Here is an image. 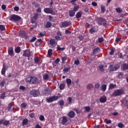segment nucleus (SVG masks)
I'll return each mask as SVG.
<instances>
[{
	"label": "nucleus",
	"mask_w": 128,
	"mask_h": 128,
	"mask_svg": "<svg viewBox=\"0 0 128 128\" xmlns=\"http://www.w3.org/2000/svg\"><path fill=\"white\" fill-rule=\"evenodd\" d=\"M124 91L122 89H117L115 90L113 93L112 94V96H122V94H124Z\"/></svg>",
	"instance_id": "nucleus-1"
},
{
	"label": "nucleus",
	"mask_w": 128,
	"mask_h": 128,
	"mask_svg": "<svg viewBox=\"0 0 128 128\" xmlns=\"http://www.w3.org/2000/svg\"><path fill=\"white\" fill-rule=\"evenodd\" d=\"M58 100V96H53L49 98H47L46 100L48 102H52Z\"/></svg>",
	"instance_id": "nucleus-2"
},
{
	"label": "nucleus",
	"mask_w": 128,
	"mask_h": 128,
	"mask_svg": "<svg viewBox=\"0 0 128 128\" xmlns=\"http://www.w3.org/2000/svg\"><path fill=\"white\" fill-rule=\"evenodd\" d=\"M24 56H28V60H32V52L30 50H26L23 54Z\"/></svg>",
	"instance_id": "nucleus-3"
},
{
	"label": "nucleus",
	"mask_w": 128,
	"mask_h": 128,
	"mask_svg": "<svg viewBox=\"0 0 128 128\" xmlns=\"http://www.w3.org/2000/svg\"><path fill=\"white\" fill-rule=\"evenodd\" d=\"M10 20L11 22H18L20 20V17L16 15H12L10 17Z\"/></svg>",
	"instance_id": "nucleus-4"
},
{
	"label": "nucleus",
	"mask_w": 128,
	"mask_h": 128,
	"mask_svg": "<svg viewBox=\"0 0 128 128\" xmlns=\"http://www.w3.org/2000/svg\"><path fill=\"white\" fill-rule=\"evenodd\" d=\"M120 68V66L116 65V66H112L110 65L109 66V70L110 72H116V70H118Z\"/></svg>",
	"instance_id": "nucleus-5"
},
{
	"label": "nucleus",
	"mask_w": 128,
	"mask_h": 128,
	"mask_svg": "<svg viewBox=\"0 0 128 128\" xmlns=\"http://www.w3.org/2000/svg\"><path fill=\"white\" fill-rule=\"evenodd\" d=\"M30 94H32L33 96L36 97V96H38L40 92L39 90H34L30 91Z\"/></svg>",
	"instance_id": "nucleus-6"
},
{
	"label": "nucleus",
	"mask_w": 128,
	"mask_h": 128,
	"mask_svg": "<svg viewBox=\"0 0 128 128\" xmlns=\"http://www.w3.org/2000/svg\"><path fill=\"white\" fill-rule=\"evenodd\" d=\"M21 38H28V34L24 32V31H20L19 34Z\"/></svg>",
	"instance_id": "nucleus-7"
},
{
	"label": "nucleus",
	"mask_w": 128,
	"mask_h": 128,
	"mask_svg": "<svg viewBox=\"0 0 128 128\" xmlns=\"http://www.w3.org/2000/svg\"><path fill=\"white\" fill-rule=\"evenodd\" d=\"M43 94H46V96H48V94H52V89L48 88H46L44 91H43Z\"/></svg>",
	"instance_id": "nucleus-8"
},
{
	"label": "nucleus",
	"mask_w": 128,
	"mask_h": 128,
	"mask_svg": "<svg viewBox=\"0 0 128 128\" xmlns=\"http://www.w3.org/2000/svg\"><path fill=\"white\" fill-rule=\"evenodd\" d=\"M72 24V22H64L62 24V28H67V26H70Z\"/></svg>",
	"instance_id": "nucleus-9"
},
{
	"label": "nucleus",
	"mask_w": 128,
	"mask_h": 128,
	"mask_svg": "<svg viewBox=\"0 0 128 128\" xmlns=\"http://www.w3.org/2000/svg\"><path fill=\"white\" fill-rule=\"evenodd\" d=\"M44 12L46 14H54V12L52 11V8H44Z\"/></svg>",
	"instance_id": "nucleus-10"
},
{
	"label": "nucleus",
	"mask_w": 128,
	"mask_h": 128,
	"mask_svg": "<svg viewBox=\"0 0 128 128\" xmlns=\"http://www.w3.org/2000/svg\"><path fill=\"white\" fill-rule=\"evenodd\" d=\"M8 53L10 56H14V48L12 47H10L8 49Z\"/></svg>",
	"instance_id": "nucleus-11"
},
{
	"label": "nucleus",
	"mask_w": 128,
	"mask_h": 128,
	"mask_svg": "<svg viewBox=\"0 0 128 128\" xmlns=\"http://www.w3.org/2000/svg\"><path fill=\"white\" fill-rule=\"evenodd\" d=\"M98 22L100 26H106V21L104 19H100Z\"/></svg>",
	"instance_id": "nucleus-12"
},
{
	"label": "nucleus",
	"mask_w": 128,
	"mask_h": 128,
	"mask_svg": "<svg viewBox=\"0 0 128 128\" xmlns=\"http://www.w3.org/2000/svg\"><path fill=\"white\" fill-rule=\"evenodd\" d=\"M2 124L4 126H8V124H10V121L2 120H0V124Z\"/></svg>",
	"instance_id": "nucleus-13"
},
{
	"label": "nucleus",
	"mask_w": 128,
	"mask_h": 128,
	"mask_svg": "<svg viewBox=\"0 0 128 128\" xmlns=\"http://www.w3.org/2000/svg\"><path fill=\"white\" fill-rule=\"evenodd\" d=\"M38 82V78L36 77H31V84H36V82Z\"/></svg>",
	"instance_id": "nucleus-14"
},
{
	"label": "nucleus",
	"mask_w": 128,
	"mask_h": 128,
	"mask_svg": "<svg viewBox=\"0 0 128 128\" xmlns=\"http://www.w3.org/2000/svg\"><path fill=\"white\" fill-rule=\"evenodd\" d=\"M68 122V118H66V116H63L62 118V124H66V122Z\"/></svg>",
	"instance_id": "nucleus-15"
},
{
	"label": "nucleus",
	"mask_w": 128,
	"mask_h": 128,
	"mask_svg": "<svg viewBox=\"0 0 128 128\" xmlns=\"http://www.w3.org/2000/svg\"><path fill=\"white\" fill-rule=\"evenodd\" d=\"M74 114H76L72 110H71L68 113V116L70 117L71 118H72L74 116Z\"/></svg>",
	"instance_id": "nucleus-16"
},
{
	"label": "nucleus",
	"mask_w": 128,
	"mask_h": 128,
	"mask_svg": "<svg viewBox=\"0 0 128 128\" xmlns=\"http://www.w3.org/2000/svg\"><path fill=\"white\" fill-rule=\"evenodd\" d=\"M66 82L67 84L68 88H70V84H72V80H70V78H66Z\"/></svg>",
	"instance_id": "nucleus-17"
},
{
	"label": "nucleus",
	"mask_w": 128,
	"mask_h": 128,
	"mask_svg": "<svg viewBox=\"0 0 128 128\" xmlns=\"http://www.w3.org/2000/svg\"><path fill=\"white\" fill-rule=\"evenodd\" d=\"M6 66H4L1 71V74L2 76H4V74H6Z\"/></svg>",
	"instance_id": "nucleus-18"
},
{
	"label": "nucleus",
	"mask_w": 128,
	"mask_h": 128,
	"mask_svg": "<svg viewBox=\"0 0 128 128\" xmlns=\"http://www.w3.org/2000/svg\"><path fill=\"white\" fill-rule=\"evenodd\" d=\"M100 102H102V104L104 102H106V96L101 97L100 98Z\"/></svg>",
	"instance_id": "nucleus-19"
},
{
	"label": "nucleus",
	"mask_w": 128,
	"mask_h": 128,
	"mask_svg": "<svg viewBox=\"0 0 128 128\" xmlns=\"http://www.w3.org/2000/svg\"><path fill=\"white\" fill-rule=\"evenodd\" d=\"M100 50L98 48H94L93 50V54H99Z\"/></svg>",
	"instance_id": "nucleus-20"
},
{
	"label": "nucleus",
	"mask_w": 128,
	"mask_h": 128,
	"mask_svg": "<svg viewBox=\"0 0 128 128\" xmlns=\"http://www.w3.org/2000/svg\"><path fill=\"white\" fill-rule=\"evenodd\" d=\"M50 46H56V40L54 39H51L50 41Z\"/></svg>",
	"instance_id": "nucleus-21"
},
{
	"label": "nucleus",
	"mask_w": 128,
	"mask_h": 128,
	"mask_svg": "<svg viewBox=\"0 0 128 128\" xmlns=\"http://www.w3.org/2000/svg\"><path fill=\"white\" fill-rule=\"evenodd\" d=\"M50 26H52V22H48L45 25L46 28H50Z\"/></svg>",
	"instance_id": "nucleus-22"
},
{
	"label": "nucleus",
	"mask_w": 128,
	"mask_h": 128,
	"mask_svg": "<svg viewBox=\"0 0 128 128\" xmlns=\"http://www.w3.org/2000/svg\"><path fill=\"white\" fill-rule=\"evenodd\" d=\"M74 14H76V12H74V10H71L69 12L70 16H74Z\"/></svg>",
	"instance_id": "nucleus-23"
},
{
	"label": "nucleus",
	"mask_w": 128,
	"mask_h": 128,
	"mask_svg": "<svg viewBox=\"0 0 128 128\" xmlns=\"http://www.w3.org/2000/svg\"><path fill=\"white\" fill-rule=\"evenodd\" d=\"M82 12H77V14L76 15V18H82Z\"/></svg>",
	"instance_id": "nucleus-24"
},
{
	"label": "nucleus",
	"mask_w": 128,
	"mask_h": 128,
	"mask_svg": "<svg viewBox=\"0 0 128 128\" xmlns=\"http://www.w3.org/2000/svg\"><path fill=\"white\" fill-rule=\"evenodd\" d=\"M66 88V84H61L59 86V88L60 90H64Z\"/></svg>",
	"instance_id": "nucleus-25"
},
{
	"label": "nucleus",
	"mask_w": 128,
	"mask_h": 128,
	"mask_svg": "<svg viewBox=\"0 0 128 128\" xmlns=\"http://www.w3.org/2000/svg\"><path fill=\"white\" fill-rule=\"evenodd\" d=\"M99 70H100L102 72H104V65H100L99 66Z\"/></svg>",
	"instance_id": "nucleus-26"
},
{
	"label": "nucleus",
	"mask_w": 128,
	"mask_h": 128,
	"mask_svg": "<svg viewBox=\"0 0 128 128\" xmlns=\"http://www.w3.org/2000/svg\"><path fill=\"white\" fill-rule=\"evenodd\" d=\"M22 124L23 126H26V124H28V119L24 120Z\"/></svg>",
	"instance_id": "nucleus-27"
},
{
	"label": "nucleus",
	"mask_w": 128,
	"mask_h": 128,
	"mask_svg": "<svg viewBox=\"0 0 128 128\" xmlns=\"http://www.w3.org/2000/svg\"><path fill=\"white\" fill-rule=\"evenodd\" d=\"M56 48H57L58 50H62V51L64 50H66V48L64 47L60 48V45H58L57 46Z\"/></svg>",
	"instance_id": "nucleus-28"
},
{
	"label": "nucleus",
	"mask_w": 128,
	"mask_h": 128,
	"mask_svg": "<svg viewBox=\"0 0 128 128\" xmlns=\"http://www.w3.org/2000/svg\"><path fill=\"white\" fill-rule=\"evenodd\" d=\"M116 12H118V14H120V12H122V8H116Z\"/></svg>",
	"instance_id": "nucleus-29"
},
{
	"label": "nucleus",
	"mask_w": 128,
	"mask_h": 128,
	"mask_svg": "<svg viewBox=\"0 0 128 128\" xmlns=\"http://www.w3.org/2000/svg\"><path fill=\"white\" fill-rule=\"evenodd\" d=\"M15 52L16 54H20V47L18 46L16 48H15Z\"/></svg>",
	"instance_id": "nucleus-30"
},
{
	"label": "nucleus",
	"mask_w": 128,
	"mask_h": 128,
	"mask_svg": "<svg viewBox=\"0 0 128 128\" xmlns=\"http://www.w3.org/2000/svg\"><path fill=\"white\" fill-rule=\"evenodd\" d=\"M116 85L113 84H110L109 86V88H110V90H112V88H116Z\"/></svg>",
	"instance_id": "nucleus-31"
},
{
	"label": "nucleus",
	"mask_w": 128,
	"mask_h": 128,
	"mask_svg": "<svg viewBox=\"0 0 128 128\" xmlns=\"http://www.w3.org/2000/svg\"><path fill=\"white\" fill-rule=\"evenodd\" d=\"M26 82L28 84H31L32 82V77H28L26 78Z\"/></svg>",
	"instance_id": "nucleus-32"
},
{
	"label": "nucleus",
	"mask_w": 128,
	"mask_h": 128,
	"mask_svg": "<svg viewBox=\"0 0 128 128\" xmlns=\"http://www.w3.org/2000/svg\"><path fill=\"white\" fill-rule=\"evenodd\" d=\"M35 64H38L40 62V59L38 57H36L34 59Z\"/></svg>",
	"instance_id": "nucleus-33"
},
{
	"label": "nucleus",
	"mask_w": 128,
	"mask_h": 128,
	"mask_svg": "<svg viewBox=\"0 0 128 128\" xmlns=\"http://www.w3.org/2000/svg\"><path fill=\"white\" fill-rule=\"evenodd\" d=\"M84 108L86 112H88L90 110V108L88 106H85Z\"/></svg>",
	"instance_id": "nucleus-34"
},
{
	"label": "nucleus",
	"mask_w": 128,
	"mask_h": 128,
	"mask_svg": "<svg viewBox=\"0 0 128 128\" xmlns=\"http://www.w3.org/2000/svg\"><path fill=\"white\" fill-rule=\"evenodd\" d=\"M74 64H76V66H78V64H80V60H78V58H76V59L74 60Z\"/></svg>",
	"instance_id": "nucleus-35"
},
{
	"label": "nucleus",
	"mask_w": 128,
	"mask_h": 128,
	"mask_svg": "<svg viewBox=\"0 0 128 128\" xmlns=\"http://www.w3.org/2000/svg\"><path fill=\"white\" fill-rule=\"evenodd\" d=\"M123 69L124 70H128V65L126 64H123Z\"/></svg>",
	"instance_id": "nucleus-36"
},
{
	"label": "nucleus",
	"mask_w": 128,
	"mask_h": 128,
	"mask_svg": "<svg viewBox=\"0 0 128 128\" xmlns=\"http://www.w3.org/2000/svg\"><path fill=\"white\" fill-rule=\"evenodd\" d=\"M102 90L104 92H106V84H102Z\"/></svg>",
	"instance_id": "nucleus-37"
},
{
	"label": "nucleus",
	"mask_w": 128,
	"mask_h": 128,
	"mask_svg": "<svg viewBox=\"0 0 128 128\" xmlns=\"http://www.w3.org/2000/svg\"><path fill=\"white\" fill-rule=\"evenodd\" d=\"M48 55H49L50 56H52V49L48 50Z\"/></svg>",
	"instance_id": "nucleus-38"
},
{
	"label": "nucleus",
	"mask_w": 128,
	"mask_h": 128,
	"mask_svg": "<svg viewBox=\"0 0 128 128\" xmlns=\"http://www.w3.org/2000/svg\"><path fill=\"white\" fill-rule=\"evenodd\" d=\"M96 32V29L94 28H92L90 30V34H94Z\"/></svg>",
	"instance_id": "nucleus-39"
},
{
	"label": "nucleus",
	"mask_w": 128,
	"mask_h": 128,
	"mask_svg": "<svg viewBox=\"0 0 128 128\" xmlns=\"http://www.w3.org/2000/svg\"><path fill=\"white\" fill-rule=\"evenodd\" d=\"M104 38H102V37H100L98 38V42L100 43L102 42H104Z\"/></svg>",
	"instance_id": "nucleus-40"
},
{
	"label": "nucleus",
	"mask_w": 128,
	"mask_h": 128,
	"mask_svg": "<svg viewBox=\"0 0 128 128\" xmlns=\"http://www.w3.org/2000/svg\"><path fill=\"white\" fill-rule=\"evenodd\" d=\"M50 76H48V74H46L43 76V78L44 80H48V78Z\"/></svg>",
	"instance_id": "nucleus-41"
},
{
	"label": "nucleus",
	"mask_w": 128,
	"mask_h": 128,
	"mask_svg": "<svg viewBox=\"0 0 128 128\" xmlns=\"http://www.w3.org/2000/svg\"><path fill=\"white\" fill-rule=\"evenodd\" d=\"M104 122H106V124H112V121L110 120H108V119L106 118L104 120Z\"/></svg>",
	"instance_id": "nucleus-42"
},
{
	"label": "nucleus",
	"mask_w": 128,
	"mask_h": 128,
	"mask_svg": "<svg viewBox=\"0 0 128 128\" xmlns=\"http://www.w3.org/2000/svg\"><path fill=\"white\" fill-rule=\"evenodd\" d=\"M6 98V93L5 92L2 93L0 95V98H2V100H4V98Z\"/></svg>",
	"instance_id": "nucleus-43"
},
{
	"label": "nucleus",
	"mask_w": 128,
	"mask_h": 128,
	"mask_svg": "<svg viewBox=\"0 0 128 128\" xmlns=\"http://www.w3.org/2000/svg\"><path fill=\"white\" fill-rule=\"evenodd\" d=\"M100 83L97 82V83L95 84L94 87H95L96 89L100 88Z\"/></svg>",
	"instance_id": "nucleus-44"
},
{
	"label": "nucleus",
	"mask_w": 128,
	"mask_h": 128,
	"mask_svg": "<svg viewBox=\"0 0 128 128\" xmlns=\"http://www.w3.org/2000/svg\"><path fill=\"white\" fill-rule=\"evenodd\" d=\"M68 104H72V98L69 97L68 98Z\"/></svg>",
	"instance_id": "nucleus-45"
},
{
	"label": "nucleus",
	"mask_w": 128,
	"mask_h": 128,
	"mask_svg": "<svg viewBox=\"0 0 128 128\" xmlns=\"http://www.w3.org/2000/svg\"><path fill=\"white\" fill-rule=\"evenodd\" d=\"M67 58H68V57H66V56L62 57V62H64L66 60Z\"/></svg>",
	"instance_id": "nucleus-46"
},
{
	"label": "nucleus",
	"mask_w": 128,
	"mask_h": 128,
	"mask_svg": "<svg viewBox=\"0 0 128 128\" xmlns=\"http://www.w3.org/2000/svg\"><path fill=\"white\" fill-rule=\"evenodd\" d=\"M118 128H124V124H122V123H119L118 124Z\"/></svg>",
	"instance_id": "nucleus-47"
},
{
	"label": "nucleus",
	"mask_w": 128,
	"mask_h": 128,
	"mask_svg": "<svg viewBox=\"0 0 128 128\" xmlns=\"http://www.w3.org/2000/svg\"><path fill=\"white\" fill-rule=\"evenodd\" d=\"M61 36H54L55 39L56 40H62V38H60Z\"/></svg>",
	"instance_id": "nucleus-48"
},
{
	"label": "nucleus",
	"mask_w": 128,
	"mask_h": 128,
	"mask_svg": "<svg viewBox=\"0 0 128 128\" xmlns=\"http://www.w3.org/2000/svg\"><path fill=\"white\" fill-rule=\"evenodd\" d=\"M59 104L60 106H64V101L62 100H60L59 102Z\"/></svg>",
	"instance_id": "nucleus-49"
},
{
	"label": "nucleus",
	"mask_w": 128,
	"mask_h": 128,
	"mask_svg": "<svg viewBox=\"0 0 128 128\" xmlns=\"http://www.w3.org/2000/svg\"><path fill=\"white\" fill-rule=\"evenodd\" d=\"M106 12V10L104 9V6H101V12L104 14Z\"/></svg>",
	"instance_id": "nucleus-50"
},
{
	"label": "nucleus",
	"mask_w": 128,
	"mask_h": 128,
	"mask_svg": "<svg viewBox=\"0 0 128 128\" xmlns=\"http://www.w3.org/2000/svg\"><path fill=\"white\" fill-rule=\"evenodd\" d=\"M70 70V68L68 67V68H64V69L63 70L64 72H68V70Z\"/></svg>",
	"instance_id": "nucleus-51"
},
{
	"label": "nucleus",
	"mask_w": 128,
	"mask_h": 128,
	"mask_svg": "<svg viewBox=\"0 0 128 128\" xmlns=\"http://www.w3.org/2000/svg\"><path fill=\"white\" fill-rule=\"evenodd\" d=\"M12 108V104H9L8 107V110H10V108Z\"/></svg>",
	"instance_id": "nucleus-52"
},
{
	"label": "nucleus",
	"mask_w": 128,
	"mask_h": 128,
	"mask_svg": "<svg viewBox=\"0 0 128 128\" xmlns=\"http://www.w3.org/2000/svg\"><path fill=\"white\" fill-rule=\"evenodd\" d=\"M92 88V84H88L87 85V89L88 90H90V88Z\"/></svg>",
	"instance_id": "nucleus-53"
},
{
	"label": "nucleus",
	"mask_w": 128,
	"mask_h": 128,
	"mask_svg": "<svg viewBox=\"0 0 128 128\" xmlns=\"http://www.w3.org/2000/svg\"><path fill=\"white\" fill-rule=\"evenodd\" d=\"M29 116H30V118H34V113H30L29 114Z\"/></svg>",
	"instance_id": "nucleus-54"
},
{
	"label": "nucleus",
	"mask_w": 128,
	"mask_h": 128,
	"mask_svg": "<svg viewBox=\"0 0 128 128\" xmlns=\"http://www.w3.org/2000/svg\"><path fill=\"white\" fill-rule=\"evenodd\" d=\"M6 84V81L4 80H3L0 83V86H4V84Z\"/></svg>",
	"instance_id": "nucleus-55"
},
{
	"label": "nucleus",
	"mask_w": 128,
	"mask_h": 128,
	"mask_svg": "<svg viewBox=\"0 0 128 128\" xmlns=\"http://www.w3.org/2000/svg\"><path fill=\"white\" fill-rule=\"evenodd\" d=\"M36 20V19L34 18V17L31 18V22L32 24H34Z\"/></svg>",
	"instance_id": "nucleus-56"
},
{
	"label": "nucleus",
	"mask_w": 128,
	"mask_h": 128,
	"mask_svg": "<svg viewBox=\"0 0 128 128\" xmlns=\"http://www.w3.org/2000/svg\"><path fill=\"white\" fill-rule=\"evenodd\" d=\"M0 30H6V28H4V25H0Z\"/></svg>",
	"instance_id": "nucleus-57"
},
{
	"label": "nucleus",
	"mask_w": 128,
	"mask_h": 128,
	"mask_svg": "<svg viewBox=\"0 0 128 128\" xmlns=\"http://www.w3.org/2000/svg\"><path fill=\"white\" fill-rule=\"evenodd\" d=\"M78 8H80V6H75L74 8V10H73L74 12H76V10H78Z\"/></svg>",
	"instance_id": "nucleus-58"
},
{
	"label": "nucleus",
	"mask_w": 128,
	"mask_h": 128,
	"mask_svg": "<svg viewBox=\"0 0 128 128\" xmlns=\"http://www.w3.org/2000/svg\"><path fill=\"white\" fill-rule=\"evenodd\" d=\"M36 38L33 37L32 39L30 40V42H36Z\"/></svg>",
	"instance_id": "nucleus-59"
},
{
	"label": "nucleus",
	"mask_w": 128,
	"mask_h": 128,
	"mask_svg": "<svg viewBox=\"0 0 128 128\" xmlns=\"http://www.w3.org/2000/svg\"><path fill=\"white\" fill-rule=\"evenodd\" d=\"M118 78H122V72H119V74H118Z\"/></svg>",
	"instance_id": "nucleus-60"
},
{
	"label": "nucleus",
	"mask_w": 128,
	"mask_h": 128,
	"mask_svg": "<svg viewBox=\"0 0 128 128\" xmlns=\"http://www.w3.org/2000/svg\"><path fill=\"white\" fill-rule=\"evenodd\" d=\"M114 54V49H111L110 52V56H112Z\"/></svg>",
	"instance_id": "nucleus-61"
},
{
	"label": "nucleus",
	"mask_w": 128,
	"mask_h": 128,
	"mask_svg": "<svg viewBox=\"0 0 128 128\" xmlns=\"http://www.w3.org/2000/svg\"><path fill=\"white\" fill-rule=\"evenodd\" d=\"M44 120V116L41 115L40 117V120L42 121Z\"/></svg>",
	"instance_id": "nucleus-62"
},
{
	"label": "nucleus",
	"mask_w": 128,
	"mask_h": 128,
	"mask_svg": "<svg viewBox=\"0 0 128 128\" xmlns=\"http://www.w3.org/2000/svg\"><path fill=\"white\" fill-rule=\"evenodd\" d=\"M38 14H36L33 18L36 20H38Z\"/></svg>",
	"instance_id": "nucleus-63"
},
{
	"label": "nucleus",
	"mask_w": 128,
	"mask_h": 128,
	"mask_svg": "<svg viewBox=\"0 0 128 128\" xmlns=\"http://www.w3.org/2000/svg\"><path fill=\"white\" fill-rule=\"evenodd\" d=\"M36 128H42V127L40 126V124H37L36 126H35Z\"/></svg>",
	"instance_id": "nucleus-64"
}]
</instances>
